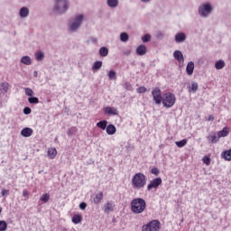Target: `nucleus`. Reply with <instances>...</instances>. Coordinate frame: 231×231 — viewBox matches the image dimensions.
<instances>
[{"label":"nucleus","mask_w":231,"mask_h":231,"mask_svg":"<svg viewBox=\"0 0 231 231\" xmlns=\"http://www.w3.org/2000/svg\"><path fill=\"white\" fill-rule=\"evenodd\" d=\"M86 20V16L82 14H75L67 24V30L69 33H77L80 28H82V24H84V21Z\"/></svg>","instance_id":"obj_1"},{"label":"nucleus","mask_w":231,"mask_h":231,"mask_svg":"<svg viewBox=\"0 0 231 231\" xmlns=\"http://www.w3.org/2000/svg\"><path fill=\"white\" fill-rule=\"evenodd\" d=\"M216 6L212 1L202 2L198 7V14L201 19H208L214 14Z\"/></svg>","instance_id":"obj_2"},{"label":"nucleus","mask_w":231,"mask_h":231,"mask_svg":"<svg viewBox=\"0 0 231 231\" xmlns=\"http://www.w3.org/2000/svg\"><path fill=\"white\" fill-rule=\"evenodd\" d=\"M69 0H54L52 12L55 15H64L69 10Z\"/></svg>","instance_id":"obj_3"},{"label":"nucleus","mask_w":231,"mask_h":231,"mask_svg":"<svg viewBox=\"0 0 231 231\" xmlns=\"http://www.w3.org/2000/svg\"><path fill=\"white\" fill-rule=\"evenodd\" d=\"M147 208V202L142 198L134 199L131 202V210L134 214H142Z\"/></svg>","instance_id":"obj_4"},{"label":"nucleus","mask_w":231,"mask_h":231,"mask_svg":"<svg viewBox=\"0 0 231 231\" xmlns=\"http://www.w3.org/2000/svg\"><path fill=\"white\" fill-rule=\"evenodd\" d=\"M147 184V177L143 173H136L132 178V185L134 189H143Z\"/></svg>","instance_id":"obj_5"},{"label":"nucleus","mask_w":231,"mask_h":231,"mask_svg":"<svg viewBox=\"0 0 231 231\" xmlns=\"http://www.w3.org/2000/svg\"><path fill=\"white\" fill-rule=\"evenodd\" d=\"M162 106L168 109L176 104V96L171 92L162 95Z\"/></svg>","instance_id":"obj_6"},{"label":"nucleus","mask_w":231,"mask_h":231,"mask_svg":"<svg viewBox=\"0 0 231 231\" xmlns=\"http://www.w3.org/2000/svg\"><path fill=\"white\" fill-rule=\"evenodd\" d=\"M162 228V223L159 220H152L146 225L142 226V231H160Z\"/></svg>","instance_id":"obj_7"},{"label":"nucleus","mask_w":231,"mask_h":231,"mask_svg":"<svg viewBox=\"0 0 231 231\" xmlns=\"http://www.w3.org/2000/svg\"><path fill=\"white\" fill-rule=\"evenodd\" d=\"M152 95L155 104L160 105L163 99V96H162V89L160 88H155L152 91Z\"/></svg>","instance_id":"obj_8"},{"label":"nucleus","mask_w":231,"mask_h":231,"mask_svg":"<svg viewBox=\"0 0 231 231\" xmlns=\"http://www.w3.org/2000/svg\"><path fill=\"white\" fill-rule=\"evenodd\" d=\"M187 41V33L179 32L174 35V42L176 44H183Z\"/></svg>","instance_id":"obj_9"},{"label":"nucleus","mask_w":231,"mask_h":231,"mask_svg":"<svg viewBox=\"0 0 231 231\" xmlns=\"http://www.w3.org/2000/svg\"><path fill=\"white\" fill-rule=\"evenodd\" d=\"M160 185H162V178H155L147 185V190L150 191L152 189H158Z\"/></svg>","instance_id":"obj_10"},{"label":"nucleus","mask_w":231,"mask_h":231,"mask_svg":"<svg viewBox=\"0 0 231 231\" xmlns=\"http://www.w3.org/2000/svg\"><path fill=\"white\" fill-rule=\"evenodd\" d=\"M18 15L20 19H28L30 17V8L23 6L19 9Z\"/></svg>","instance_id":"obj_11"},{"label":"nucleus","mask_w":231,"mask_h":231,"mask_svg":"<svg viewBox=\"0 0 231 231\" xmlns=\"http://www.w3.org/2000/svg\"><path fill=\"white\" fill-rule=\"evenodd\" d=\"M173 59H175L179 64H183V62H185V58L183 57V52H181V51H175L173 52Z\"/></svg>","instance_id":"obj_12"},{"label":"nucleus","mask_w":231,"mask_h":231,"mask_svg":"<svg viewBox=\"0 0 231 231\" xmlns=\"http://www.w3.org/2000/svg\"><path fill=\"white\" fill-rule=\"evenodd\" d=\"M21 134L22 136H23L24 138H30V136H32V134H33V129L29 128V127H25L21 131Z\"/></svg>","instance_id":"obj_13"},{"label":"nucleus","mask_w":231,"mask_h":231,"mask_svg":"<svg viewBox=\"0 0 231 231\" xmlns=\"http://www.w3.org/2000/svg\"><path fill=\"white\" fill-rule=\"evenodd\" d=\"M147 53V47L145 45H139L136 48V54L140 57H143V55H145Z\"/></svg>","instance_id":"obj_14"},{"label":"nucleus","mask_w":231,"mask_h":231,"mask_svg":"<svg viewBox=\"0 0 231 231\" xmlns=\"http://www.w3.org/2000/svg\"><path fill=\"white\" fill-rule=\"evenodd\" d=\"M105 114L106 115H113L114 116H116L118 115V110L116 107L106 106L105 107Z\"/></svg>","instance_id":"obj_15"},{"label":"nucleus","mask_w":231,"mask_h":231,"mask_svg":"<svg viewBox=\"0 0 231 231\" xmlns=\"http://www.w3.org/2000/svg\"><path fill=\"white\" fill-rule=\"evenodd\" d=\"M115 208V204L113 202H107L106 204L104 205V212L106 214H109V212H113Z\"/></svg>","instance_id":"obj_16"},{"label":"nucleus","mask_w":231,"mask_h":231,"mask_svg":"<svg viewBox=\"0 0 231 231\" xmlns=\"http://www.w3.org/2000/svg\"><path fill=\"white\" fill-rule=\"evenodd\" d=\"M106 5L108 8H118L120 1L118 0H106Z\"/></svg>","instance_id":"obj_17"},{"label":"nucleus","mask_w":231,"mask_h":231,"mask_svg":"<svg viewBox=\"0 0 231 231\" xmlns=\"http://www.w3.org/2000/svg\"><path fill=\"white\" fill-rule=\"evenodd\" d=\"M20 62L24 64V66H32V58L30 56H23Z\"/></svg>","instance_id":"obj_18"},{"label":"nucleus","mask_w":231,"mask_h":231,"mask_svg":"<svg viewBox=\"0 0 231 231\" xmlns=\"http://www.w3.org/2000/svg\"><path fill=\"white\" fill-rule=\"evenodd\" d=\"M106 131V134L113 135L116 133V126H115L114 125H108Z\"/></svg>","instance_id":"obj_19"},{"label":"nucleus","mask_w":231,"mask_h":231,"mask_svg":"<svg viewBox=\"0 0 231 231\" xmlns=\"http://www.w3.org/2000/svg\"><path fill=\"white\" fill-rule=\"evenodd\" d=\"M186 72H187V75H192V73H194V63L192 61H189L187 64Z\"/></svg>","instance_id":"obj_20"},{"label":"nucleus","mask_w":231,"mask_h":231,"mask_svg":"<svg viewBox=\"0 0 231 231\" xmlns=\"http://www.w3.org/2000/svg\"><path fill=\"white\" fill-rule=\"evenodd\" d=\"M103 199H104V193L99 192V193L96 194V196H95L94 199H93V201H94V203H95L96 205H98V203H99L100 201H102Z\"/></svg>","instance_id":"obj_21"},{"label":"nucleus","mask_w":231,"mask_h":231,"mask_svg":"<svg viewBox=\"0 0 231 231\" xmlns=\"http://www.w3.org/2000/svg\"><path fill=\"white\" fill-rule=\"evenodd\" d=\"M97 127H99V129H102L103 131H106L107 129V121L103 120L97 123Z\"/></svg>","instance_id":"obj_22"},{"label":"nucleus","mask_w":231,"mask_h":231,"mask_svg":"<svg viewBox=\"0 0 231 231\" xmlns=\"http://www.w3.org/2000/svg\"><path fill=\"white\" fill-rule=\"evenodd\" d=\"M228 128L224 127L221 131L217 133L218 138H225L226 136H228Z\"/></svg>","instance_id":"obj_23"},{"label":"nucleus","mask_w":231,"mask_h":231,"mask_svg":"<svg viewBox=\"0 0 231 231\" xmlns=\"http://www.w3.org/2000/svg\"><path fill=\"white\" fill-rule=\"evenodd\" d=\"M10 88V85L7 82H2L0 84V91L3 93H8V89Z\"/></svg>","instance_id":"obj_24"},{"label":"nucleus","mask_w":231,"mask_h":231,"mask_svg":"<svg viewBox=\"0 0 231 231\" xmlns=\"http://www.w3.org/2000/svg\"><path fill=\"white\" fill-rule=\"evenodd\" d=\"M208 142H211V143H217L219 142V136L215 134L208 135Z\"/></svg>","instance_id":"obj_25"},{"label":"nucleus","mask_w":231,"mask_h":231,"mask_svg":"<svg viewBox=\"0 0 231 231\" xmlns=\"http://www.w3.org/2000/svg\"><path fill=\"white\" fill-rule=\"evenodd\" d=\"M102 61L98 60V61H95L93 66H92V70L94 71H98L102 69Z\"/></svg>","instance_id":"obj_26"},{"label":"nucleus","mask_w":231,"mask_h":231,"mask_svg":"<svg viewBox=\"0 0 231 231\" xmlns=\"http://www.w3.org/2000/svg\"><path fill=\"white\" fill-rule=\"evenodd\" d=\"M48 156L51 158V160H53L55 156H57V149L55 148H49L48 149Z\"/></svg>","instance_id":"obj_27"},{"label":"nucleus","mask_w":231,"mask_h":231,"mask_svg":"<svg viewBox=\"0 0 231 231\" xmlns=\"http://www.w3.org/2000/svg\"><path fill=\"white\" fill-rule=\"evenodd\" d=\"M222 158L227 162H231V149L222 152Z\"/></svg>","instance_id":"obj_28"},{"label":"nucleus","mask_w":231,"mask_h":231,"mask_svg":"<svg viewBox=\"0 0 231 231\" xmlns=\"http://www.w3.org/2000/svg\"><path fill=\"white\" fill-rule=\"evenodd\" d=\"M82 222V216L76 214L72 217V223H74V225H79V223Z\"/></svg>","instance_id":"obj_29"},{"label":"nucleus","mask_w":231,"mask_h":231,"mask_svg":"<svg viewBox=\"0 0 231 231\" xmlns=\"http://www.w3.org/2000/svg\"><path fill=\"white\" fill-rule=\"evenodd\" d=\"M100 57H107L109 55V50L106 47H101L99 49Z\"/></svg>","instance_id":"obj_30"},{"label":"nucleus","mask_w":231,"mask_h":231,"mask_svg":"<svg viewBox=\"0 0 231 231\" xmlns=\"http://www.w3.org/2000/svg\"><path fill=\"white\" fill-rule=\"evenodd\" d=\"M215 68L216 69H223L225 68V60H219L215 62Z\"/></svg>","instance_id":"obj_31"},{"label":"nucleus","mask_w":231,"mask_h":231,"mask_svg":"<svg viewBox=\"0 0 231 231\" xmlns=\"http://www.w3.org/2000/svg\"><path fill=\"white\" fill-rule=\"evenodd\" d=\"M120 41L121 42H127L129 41V34L127 32H121Z\"/></svg>","instance_id":"obj_32"},{"label":"nucleus","mask_w":231,"mask_h":231,"mask_svg":"<svg viewBox=\"0 0 231 231\" xmlns=\"http://www.w3.org/2000/svg\"><path fill=\"white\" fill-rule=\"evenodd\" d=\"M40 201H42V203H48V201H50V193L42 194L40 198Z\"/></svg>","instance_id":"obj_33"},{"label":"nucleus","mask_w":231,"mask_h":231,"mask_svg":"<svg viewBox=\"0 0 231 231\" xmlns=\"http://www.w3.org/2000/svg\"><path fill=\"white\" fill-rule=\"evenodd\" d=\"M199 85L196 82H193L190 87H189V93H196L198 91Z\"/></svg>","instance_id":"obj_34"},{"label":"nucleus","mask_w":231,"mask_h":231,"mask_svg":"<svg viewBox=\"0 0 231 231\" xmlns=\"http://www.w3.org/2000/svg\"><path fill=\"white\" fill-rule=\"evenodd\" d=\"M175 144L177 145V147H185L187 145V139H183L181 141H177L175 142Z\"/></svg>","instance_id":"obj_35"},{"label":"nucleus","mask_w":231,"mask_h":231,"mask_svg":"<svg viewBox=\"0 0 231 231\" xmlns=\"http://www.w3.org/2000/svg\"><path fill=\"white\" fill-rule=\"evenodd\" d=\"M35 59H36V60H44V52L37 51L35 53Z\"/></svg>","instance_id":"obj_36"},{"label":"nucleus","mask_w":231,"mask_h":231,"mask_svg":"<svg viewBox=\"0 0 231 231\" xmlns=\"http://www.w3.org/2000/svg\"><path fill=\"white\" fill-rule=\"evenodd\" d=\"M8 228V224L5 220H0V231H5Z\"/></svg>","instance_id":"obj_37"},{"label":"nucleus","mask_w":231,"mask_h":231,"mask_svg":"<svg viewBox=\"0 0 231 231\" xmlns=\"http://www.w3.org/2000/svg\"><path fill=\"white\" fill-rule=\"evenodd\" d=\"M108 79L109 80H116V72H115V70H110L108 72Z\"/></svg>","instance_id":"obj_38"},{"label":"nucleus","mask_w":231,"mask_h":231,"mask_svg":"<svg viewBox=\"0 0 231 231\" xmlns=\"http://www.w3.org/2000/svg\"><path fill=\"white\" fill-rule=\"evenodd\" d=\"M29 104H39V98L35 97H32L28 98Z\"/></svg>","instance_id":"obj_39"},{"label":"nucleus","mask_w":231,"mask_h":231,"mask_svg":"<svg viewBox=\"0 0 231 231\" xmlns=\"http://www.w3.org/2000/svg\"><path fill=\"white\" fill-rule=\"evenodd\" d=\"M25 91V95H27V97H33V90L30 88H24Z\"/></svg>","instance_id":"obj_40"},{"label":"nucleus","mask_w":231,"mask_h":231,"mask_svg":"<svg viewBox=\"0 0 231 231\" xmlns=\"http://www.w3.org/2000/svg\"><path fill=\"white\" fill-rule=\"evenodd\" d=\"M202 162H203V163H205V165H210V156L205 155L202 158Z\"/></svg>","instance_id":"obj_41"},{"label":"nucleus","mask_w":231,"mask_h":231,"mask_svg":"<svg viewBox=\"0 0 231 231\" xmlns=\"http://www.w3.org/2000/svg\"><path fill=\"white\" fill-rule=\"evenodd\" d=\"M152 39L151 34H145L144 36L142 37L143 42H150Z\"/></svg>","instance_id":"obj_42"},{"label":"nucleus","mask_w":231,"mask_h":231,"mask_svg":"<svg viewBox=\"0 0 231 231\" xmlns=\"http://www.w3.org/2000/svg\"><path fill=\"white\" fill-rule=\"evenodd\" d=\"M151 174H154V176H159L160 175V170L156 167L152 168Z\"/></svg>","instance_id":"obj_43"},{"label":"nucleus","mask_w":231,"mask_h":231,"mask_svg":"<svg viewBox=\"0 0 231 231\" xmlns=\"http://www.w3.org/2000/svg\"><path fill=\"white\" fill-rule=\"evenodd\" d=\"M30 113H32V108L26 106L23 108V114L24 115H30Z\"/></svg>","instance_id":"obj_44"},{"label":"nucleus","mask_w":231,"mask_h":231,"mask_svg":"<svg viewBox=\"0 0 231 231\" xmlns=\"http://www.w3.org/2000/svg\"><path fill=\"white\" fill-rule=\"evenodd\" d=\"M147 91V88L145 87H140L137 88V93H145Z\"/></svg>","instance_id":"obj_45"},{"label":"nucleus","mask_w":231,"mask_h":231,"mask_svg":"<svg viewBox=\"0 0 231 231\" xmlns=\"http://www.w3.org/2000/svg\"><path fill=\"white\" fill-rule=\"evenodd\" d=\"M86 207H88V204H87L86 202H81V203L79 204V208H80L81 210H86Z\"/></svg>","instance_id":"obj_46"},{"label":"nucleus","mask_w":231,"mask_h":231,"mask_svg":"<svg viewBox=\"0 0 231 231\" xmlns=\"http://www.w3.org/2000/svg\"><path fill=\"white\" fill-rule=\"evenodd\" d=\"M75 131H77V128H75V127L70 128V129L69 130V132H68V135H69V136H71V134H73V133H74Z\"/></svg>","instance_id":"obj_47"},{"label":"nucleus","mask_w":231,"mask_h":231,"mask_svg":"<svg viewBox=\"0 0 231 231\" xmlns=\"http://www.w3.org/2000/svg\"><path fill=\"white\" fill-rule=\"evenodd\" d=\"M89 42H92V44H97V42H98V40L95 37H91L89 39Z\"/></svg>","instance_id":"obj_48"},{"label":"nucleus","mask_w":231,"mask_h":231,"mask_svg":"<svg viewBox=\"0 0 231 231\" xmlns=\"http://www.w3.org/2000/svg\"><path fill=\"white\" fill-rule=\"evenodd\" d=\"M2 196H8L10 194V190L3 189L1 192Z\"/></svg>","instance_id":"obj_49"},{"label":"nucleus","mask_w":231,"mask_h":231,"mask_svg":"<svg viewBox=\"0 0 231 231\" xmlns=\"http://www.w3.org/2000/svg\"><path fill=\"white\" fill-rule=\"evenodd\" d=\"M23 198H28V196H29L28 190L23 189Z\"/></svg>","instance_id":"obj_50"},{"label":"nucleus","mask_w":231,"mask_h":231,"mask_svg":"<svg viewBox=\"0 0 231 231\" xmlns=\"http://www.w3.org/2000/svg\"><path fill=\"white\" fill-rule=\"evenodd\" d=\"M152 0H140L141 3H143L144 5H149Z\"/></svg>","instance_id":"obj_51"},{"label":"nucleus","mask_w":231,"mask_h":231,"mask_svg":"<svg viewBox=\"0 0 231 231\" xmlns=\"http://www.w3.org/2000/svg\"><path fill=\"white\" fill-rule=\"evenodd\" d=\"M208 120L209 121V122H214V116H208Z\"/></svg>","instance_id":"obj_52"},{"label":"nucleus","mask_w":231,"mask_h":231,"mask_svg":"<svg viewBox=\"0 0 231 231\" xmlns=\"http://www.w3.org/2000/svg\"><path fill=\"white\" fill-rule=\"evenodd\" d=\"M131 50L125 51L124 53L125 55H131Z\"/></svg>","instance_id":"obj_53"},{"label":"nucleus","mask_w":231,"mask_h":231,"mask_svg":"<svg viewBox=\"0 0 231 231\" xmlns=\"http://www.w3.org/2000/svg\"><path fill=\"white\" fill-rule=\"evenodd\" d=\"M33 74H34V77H37V71H34Z\"/></svg>","instance_id":"obj_54"},{"label":"nucleus","mask_w":231,"mask_h":231,"mask_svg":"<svg viewBox=\"0 0 231 231\" xmlns=\"http://www.w3.org/2000/svg\"><path fill=\"white\" fill-rule=\"evenodd\" d=\"M1 212H2V210H1V208H0V214H1Z\"/></svg>","instance_id":"obj_55"}]
</instances>
